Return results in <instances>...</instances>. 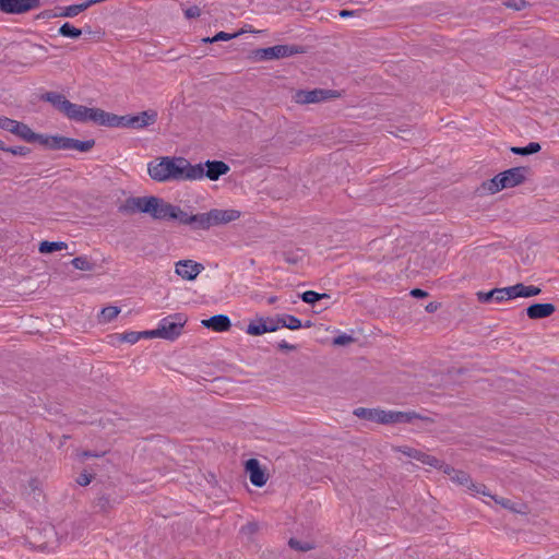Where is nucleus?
<instances>
[{
    "label": "nucleus",
    "instance_id": "6",
    "mask_svg": "<svg viewBox=\"0 0 559 559\" xmlns=\"http://www.w3.org/2000/svg\"><path fill=\"white\" fill-rule=\"evenodd\" d=\"M154 203V195L150 197H130L118 207V211L126 215L144 213L151 216Z\"/></svg>",
    "mask_w": 559,
    "mask_h": 559
},
{
    "label": "nucleus",
    "instance_id": "53",
    "mask_svg": "<svg viewBox=\"0 0 559 559\" xmlns=\"http://www.w3.org/2000/svg\"><path fill=\"white\" fill-rule=\"evenodd\" d=\"M280 349H286V350H295L296 346L293 344L287 343L286 341H282L278 343Z\"/></svg>",
    "mask_w": 559,
    "mask_h": 559
},
{
    "label": "nucleus",
    "instance_id": "43",
    "mask_svg": "<svg viewBox=\"0 0 559 559\" xmlns=\"http://www.w3.org/2000/svg\"><path fill=\"white\" fill-rule=\"evenodd\" d=\"M140 338L141 334L139 332H126L120 336L121 341L130 344H135Z\"/></svg>",
    "mask_w": 559,
    "mask_h": 559
},
{
    "label": "nucleus",
    "instance_id": "26",
    "mask_svg": "<svg viewBox=\"0 0 559 559\" xmlns=\"http://www.w3.org/2000/svg\"><path fill=\"white\" fill-rule=\"evenodd\" d=\"M93 121L99 126L118 128L119 116L98 108L97 111H94Z\"/></svg>",
    "mask_w": 559,
    "mask_h": 559
},
{
    "label": "nucleus",
    "instance_id": "11",
    "mask_svg": "<svg viewBox=\"0 0 559 559\" xmlns=\"http://www.w3.org/2000/svg\"><path fill=\"white\" fill-rule=\"evenodd\" d=\"M39 536L43 537L44 540L39 542L37 538V550L51 552L57 549L59 538L53 525L49 523L40 524Z\"/></svg>",
    "mask_w": 559,
    "mask_h": 559
},
{
    "label": "nucleus",
    "instance_id": "8",
    "mask_svg": "<svg viewBox=\"0 0 559 559\" xmlns=\"http://www.w3.org/2000/svg\"><path fill=\"white\" fill-rule=\"evenodd\" d=\"M440 465L442 466L441 468H443L444 474H447L452 481H454L461 486H466L469 490H472L476 493L489 496V492L486 490V486L483 484L473 483V480L471 479V476L466 472L455 469L454 467H451L450 465L443 466L441 463H440Z\"/></svg>",
    "mask_w": 559,
    "mask_h": 559
},
{
    "label": "nucleus",
    "instance_id": "3",
    "mask_svg": "<svg viewBox=\"0 0 559 559\" xmlns=\"http://www.w3.org/2000/svg\"><path fill=\"white\" fill-rule=\"evenodd\" d=\"M530 173V168L524 166L513 167L507 169L492 179L484 183V188L491 194L501 191L502 189L513 188L522 185Z\"/></svg>",
    "mask_w": 559,
    "mask_h": 559
},
{
    "label": "nucleus",
    "instance_id": "23",
    "mask_svg": "<svg viewBox=\"0 0 559 559\" xmlns=\"http://www.w3.org/2000/svg\"><path fill=\"white\" fill-rule=\"evenodd\" d=\"M67 136L62 135H44L37 133V144H40L49 150H64L67 151Z\"/></svg>",
    "mask_w": 559,
    "mask_h": 559
},
{
    "label": "nucleus",
    "instance_id": "51",
    "mask_svg": "<svg viewBox=\"0 0 559 559\" xmlns=\"http://www.w3.org/2000/svg\"><path fill=\"white\" fill-rule=\"evenodd\" d=\"M411 296L415 298H425L428 296V293L420 288H414L411 290Z\"/></svg>",
    "mask_w": 559,
    "mask_h": 559
},
{
    "label": "nucleus",
    "instance_id": "39",
    "mask_svg": "<svg viewBox=\"0 0 559 559\" xmlns=\"http://www.w3.org/2000/svg\"><path fill=\"white\" fill-rule=\"evenodd\" d=\"M238 34L234 33V34H229V33H226V32H218L214 37L210 38V37H206L203 39L204 43H215V41H218V40H229L231 38H235L237 37Z\"/></svg>",
    "mask_w": 559,
    "mask_h": 559
},
{
    "label": "nucleus",
    "instance_id": "47",
    "mask_svg": "<svg viewBox=\"0 0 559 559\" xmlns=\"http://www.w3.org/2000/svg\"><path fill=\"white\" fill-rule=\"evenodd\" d=\"M489 497H491L497 503L501 504L503 508L515 510L513 507V502L510 499L497 498L496 496H491L490 493Z\"/></svg>",
    "mask_w": 559,
    "mask_h": 559
},
{
    "label": "nucleus",
    "instance_id": "24",
    "mask_svg": "<svg viewBox=\"0 0 559 559\" xmlns=\"http://www.w3.org/2000/svg\"><path fill=\"white\" fill-rule=\"evenodd\" d=\"M8 132L13 133L14 135L19 136L20 139L26 142H35V132L23 122L12 119Z\"/></svg>",
    "mask_w": 559,
    "mask_h": 559
},
{
    "label": "nucleus",
    "instance_id": "40",
    "mask_svg": "<svg viewBox=\"0 0 559 559\" xmlns=\"http://www.w3.org/2000/svg\"><path fill=\"white\" fill-rule=\"evenodd\" d=\"M288 545L290 546V548L300 550V551H309L313 548V546L310 543H302L295 538H290L288 542Z\"/></svg>",
    "mask_w": 559,
    "mask_h": 559
},
{
    "label": "nucleus",
    "instance_id": "49",
    "mask_svg": "<svg viewBox=\"0 0 559 559\" xmlns=\"http://www.w3.org/2000/svg\"><path fill=\"white\" fill-rule=\"evenodd\" d=\"M130 115L119 116L118 128H130Z\"/></svg>",
    "mask_w": 559,
    "mask_h": 559
},
{
    "label": "nucleus",
    "instance_id": "19",
    "mask_svg": "<svg viewBox=\"0 0 559 559\" xmlns=\"http://www.w3.org/2000/svg\"><path fill=\"white\" fill-rule=\"evenodd\" d=\"M39 99L49 103L56 110L64 114L68 108L70 100L64 95L57 92H45L39 95Z\"/></svg>",
    "mask_w": 559,
    "mask_h": 559
},
{
    "label": "nucleus",
    "instance_id": "42",
    "mask_svg": "<svg viewBox=\"0 0 559 559\" xmlns=\"http://www.w3.org/2000/svg\"><path fill=\"white\" fill-rule=\"evenodd\" d=\"M354 342V337L348 334H340L333 338V344L337 346H345Z\"/></svg>",
    "mask_w": 559,
    "mask_h": 559
},
{
    "label": "nucleus",
    "instance_id": "44",
    "mask_svg": "<svg viewBox=\"0 0 559 559\" xmlns=\"http://www.w3.org/2000/svg\"><path fill=\"white\" fill-rule=\"evenodd\" d=\"M264 323L266 324L267 328H271V329H269V332H275L280 328H282L278 322V316L275 319L274 318H264Z\"/></svg>",
    "mask_w": 559,
    "mask_h": 559
},
{
    "label": "nucleus",
    "instance_id": "57",
    "mask_svg": "<svg viewBox=\"0 0 559 559\" xmlns=\"http://www.w3.org/2000/svg\"><path fill=\"white\" fill-rule=\"evenodd\" d=\"M426 310H427L428 312H433V311H436V310H437V305H436V304H433V302H430V304H428V305L426 306Z\"/></svg>",
    "mask_w": 559,
    "mask_h": 559
},
{
    "label": "nucleus",
    "instance_id": "25",
    "mask_svg": "<svg viewBox=\"0 0 559 559\" xmlns=\"http://www.w3.org/2000/svg\"><path fill=\"white\" fill-rule=\"evenodd\" d=\"M508 287L503 288H493L490 292L484 293L479 292L477 293L478 300L480 302H501L503 300H509V294L507 293Z\"/></svg>",
    "mask_w": 559,
    "mask_h": 559
},
{
    "label": "nucleus",
    "instance_id": "4",
    "mask_svg": "<svg viewBox=\"0 0 559 559\" xmlns=\"http://www.w3.org/2000/svg\"><path fill=\"white\" fill-rule=\"evenodd\" d=\"M306 48L299 45H275L253 50L252 56L257 61L282 59L294 55L305 53Z\"/></svg>",
    "mask_w": 559,
    "mask_h": 559
},
{
    "label": "nucleus",
    "instance_id": "15",
    "mask_svg": "<svg viewBox=\"0 0 559 559\" xmlns=\"http://www.w3.org/2000/svg\"><path fill=\"white\" fill-rule=\"evenodd\" d=\"M97 109L98 108H88L70 102L63 115L68 119L76 122H85L87 120L93 121L94 111H97Z\"/></svg>",
    "mask_w": 559,
    "mask_h": 559
},
{
    "label": "nucleus",
    "instance_id": "54",
    "mask_svg": "<svg viewBox=\"0 0 559 559\" xmlns=\"http://www.w3.org/2000/svg\"><path fill=\"white\" fill-rule=\"evenodd\" d=\"M355 14H356V11H349V10L340 11L341 17H350V16H354Z\"/></svg>",
    "mask_w": 559,
    "mask_h": 559
},
{
    "label": "nucleus",
    "instance_id": "13",
    "mask_svg": "<svg viewBox=\"0 0 559 559\" xmlns=\"http://www.w3.org/2000/svg\"><path fill=\"white\" fill-rule=\"evenodd\" d=\"M203 270L204 266L201 263L192 260H180L175 267L176 274L187 281H193Z\"/></svg>",
    "mask_w": 559,
    "mask_h": 559
},
{
    "label": "nucleus",
    "instance_id": "10",
    "mask_svg": "<svg viewBox=\"0 0 559 559\" xmlns=\"http://www.w3.org/2000/svg\"><path fill=\"white\" fill-rule=\"evenodd\" d=\"M334 93V91L323 88L297 90L293 95V100L299 105L318 104L333 97Z\"/></svg>",
    "mask_w": 559,
    "mask_h": 559
},
{
    "label": "nucleus",
    "instance_id": "59",
    "mask_svg": "<svg viewBox=\"0 0 559 559\" xmlns=\"http://www.w3.org/2000/svg\"><path fill=\"white\" fill-rule=\"evenodd\" d=\"M39 17H44V14H43V13H40V14H37V15H36V19H39Z\"/></svg>",
    "mask_w": 559,
    "mask_h": 559
},
{
    "label": "nucleus",
    "instance_id": "50",
    "mask_svg": "<svg viewBox=\"0 0 559 559\" xmlns=\"http://www.w3.org/2000/svg\"><path fill=\"white\" fill-rule=\"evenodd\" d=\"M11 118L4 117L0 115V129L8 131L11 126Z\"/></svg>",
    "mask_w": 559,
    "mask_h": 559
},
{
    "label": "nucleus",
    "instance_id": "48",
    "mask_svg": "<svg viewBox=\"0 0 559 559\" xmlns=\"http://www.w3.org/2000/svg\"><path fill=\"white\" fill-rule=\"evenodd\" d=\"M7 152L12 153L13 155H25L31 152V150L26 146H12L8 147Z\"/></svg>",
    "mask_w": 559,
    "mask_h": 559
},
{
    "label": "nucleus",
    "instance_id": "14",
    "mask_svg": "<svg viewBox=\"0 0 559 559\" xmlns=\"http://www.w3.org/2000/svg\"><path fill=\"white\" fill-rule=\"evenodd\" d=\"M35 8V0H0V12L23 14Z\"/></svg>",
    "mask_w": 559,
    "mask_h": 559
},
{
    "label": "nucleus",
    "instance_id": "38",
    "mask_svg": "<svg viewBox=\"0 0 559 559\" xmlns=\"http://www.w3.org/2000/svg\"><path fill=\"white\" fill-rule=\"evenodd\" d=\"M502 4L508 9L521 11L528 7L530 3L526 0H503Z\"/></svg>",
    "mask_w": 559,
    "mask_h": 559
},
{
    "label": "nucleus",
    "instance_id": "31",
    "mask_svg": "<svg viewBox=\"0 0 559 559\" xmlns=\"http://www.w3.org/2000/svg\"><path fill=\"white\" fill-rule=\"evenodd\" d=\"M266 324L264 323V318H258L257 320L251 321L246 329V333L249 335H262L269 332Z\"/></svg>",
    "mask_w": 559,
    "mask_h": 559
},
{
    "label": "nucleus",
    "instance_id": "33",
    "mask_svg": "<svg viewBox=\"0 0 559 559\" xmlns=\"http://www.w3.org/2000/svg\"><path fill=\"white\" fill-rule=\"evenodd\" d=\"M301 300L309 305H314L317 301L322 299H330L329 294H320L314 290H307L301 294Z\"/></svg>",
    "mask_w": 559,
    "mask_h": 559
},
{
    "label": "nucleus",
    "instance_id": "58",
    "mask_svg": "<svg viewBox=\"0 0 559 559\" xmlns=\"http://www.w3.org/2000/svg\"><path fill=\"white\" fill-rule=\"evenodd\" d=\"M7 146L4 145V142L0 140V150L7 152Z\"/></svg>",
    "mask_w": 559,
    "mask_h": 559
},
{
    "label": "nucleus",
    "instance_id": "29",
    "mask_svg": "<svg viewBox=\"0 0 559 559\" xmlns=\"http://www.w3.org/2000/svg\"><path fill=\"white\" fill-rule=\"evenodd\" d=\"M38 251L43 254L52 253L68 249V243L64 241H40L38 245Z\"/></svg>",
    "mask_w": 559,
    "mask_h": 559
},
{
    "label": "nucleus",
    "instance_id": "55",
    "mask_svg": "<svg viewBox=\"0 0 559 559\" xmlns=\"http://www.w3.org/2000/svg\"><path fill=\"white\" fill-rule=\"evenodd\" d=\"M82 456L83 457H99L100 454L99 453H96V452H92V451H84L82 453Z\"/></svg>",
    "mask_w": 559,
    "mask_h": 559
},
{
    "label": "nucleus",
    "instance_id": "12",
    "mask_svg": "<svg viewBox=\"0 0 559 559\" xmlns=\"http://www.w3.org/2000/svg\"><path fill=\"white\" fill-rule=\"evenodd\" d=\"M381 424L412 423L415 419L429 420L416 412H399L381 409Z\"/></svg>",
    "mask_w": 559,
    "mask_h": 559
},
{
    "label": "nucleus",
    "instance_id": "52",
    "mask_svg": "<svg viewBox=\"0 0 559 559\" xmlns=\"http://www.w3.org/2000/svg\"><path fill=\"white\" fill-rule=\"evenodd\" d=\"M141 334V338L142 337H145V338H155V337H158V335H156L155 333H157V329L155 330H150V331H143V332H139Z\"/></svg>",
    "mask_w": 559,
    "mask_h": 559
},
{
    "label": "nucleus",
    "instance_id": "46",
    "mask_svg": "<svg viewBox=\"0 0 559 559\" xmlns=\"http://www.w3.org/2000/svg\"><path fill=\"white\" fill-rule=\"evenodd\" d=\"M201 14V10L198 5H192L188 9L185 10V16L188 19V20H191V19H194V17H199Z\"/></svg>",
    "mask_w": 559,
    "mask_h": 559
},
{
    "label": "nucleus",
    "instance_id": "35",
    "mask_svg": "<svg viewBox=\"0 0 559 559\" xmlns=\"http://www.w3.org/2000/svg\"><path fill=\"white\" fill-rule=\"evenodd\" d=\"M120 312V309L115 306L105 307L100 311L99 322L107 323L112 321Z\"/></svg>",
    "mask_w": 559,
    "mask_h": 559
},
{
    "label": "nucleus",
    "instance_id": "2",
    "mask_svg": "<svg viewBox=\"0 0 559 559\" xmlns=\"http://www.w3.org/2000/svg\"><path fill=\"white\" fill-rule=\"evenodd\" d=\"M240 217L237 210L213 209L205 213L189 214L181 210L179 224L190 226L191 229H210L211 227L228 224Z\"/></svg>",
    "mask_w": 559,
    "mask_h": 559
},
{
    "label": "nucleus",
    "instance_id": "17",
    "mask_svg": "<svg viewBox=\"0 0 559 559\" xmlns=\"http://www.w3.org/2000/svg\"><path fill=\"white\" fill-rule=\"evenodd\" d=\"M556 307L552 304H533L525 309L526 316L533 320L545 319L554 314Z\"/></svg>",
    "mask_w": 559,
    "mask_h": 559
},
{
    "label": "nucleus",
    "instance_id": "21",
    "mask_svg": "<svg viewBox=\"0 0 559 559\" xmlns=\"http://www.w3.org/2000/svg\"><path fill=\"white\" fill-rule=\"evenodd\" d=\"M202 325L215 332H225L230 329L231 322L228 316L216 314L209 319L202 320Z\"/></svg>",
    "mask_w": 559,
    "mask_h": 559
},
{
    "label": "nucleus",
    "instance_id": "27",
    "mask_svg": "<svg viewBox=\"0 0 559 559\" xmlns=\"http://www.w3.org/2000/svg\"><path fill=\"white\" fill-rule=\"evenodd\" d=\"M278 322L282 328H287L289 330H298L302 326L310 328L311 322L307 321L305 324L301 323V321L292 314H281L278 316Z\"/></svg>",
    "mask_w": 559,
    "mask_h": 559
},
{
    "label": "nucleus",
    "instance_id": "16",
    "mask_svg": "<svg viewBox=\"0 0 559 559\" xmlns=\"http://www.w3.org/2000/svg\"><path fill=\"white\" fill-rule=\"evenodd\" d=\"M245 468L253 486L262 487L265 485L267 477L257 459H249L245 464Z\"/></svg>",
    "mask_w": 559,
    "mask_h": 559
},
{
    "label": "nucleus",
    "instance_id": "28",
    "mask_svg": "<svg viewBox=\"0 0 559 559\" xmlns=\"http://www.w3.org/2000/svg\"><path fill=\"white\" fill-rule=\"evenodd\" d=\"M354 415L369 421L381 424V409L380 408H365L358 407L354 409Z\"/></svg>",
    "mask_w": 559,
    "mask_h": 559
},
{
    "label": "nucleus",
    "instance_id": "34",
    "mask_svg": "<svg viewBox=\"0 0 559 559\" xmlns=\"http://www.w3.org/2000/svg\"><path fill=\"white\" fill-rule=\"evenodd\" d=\"M59 34L63 37L79 38L82 35V29L67 22L59 27Z\"/></svg>",
    "mask_w": 559,
    "mask_h": 559
},
{
    "label": "nucleus",
    "instance_id": "1",
    "mask_svg": "<svg viewBox=\"0 0 559 559\" xmlns=\"http://www.w3.org/2000/svg\"><path fill=\"white\" fill-rule=\"evenodd\" d=\"M148 175L158 182L169 180H190L200 177L199 167H192L183 157H162L157 163L148 164Z\"/></svg>",
    "mask_w": 559,
    "mask_h": 559
},
{
    "label": "nucleus",
    "instance_id": "37",
    "mask_svg": "<svg viewBox=\"0 0 559 559\" xmlns=\"http://www.w3.org/2000/svg\"><path fill=\"white\" fill-rule=\"evenodd\" d=\"M83 11H85V10H84L82 3H80V4H72V5H68V7L63 8L62 12L59 13V16L74 17V16H76L78 14H80Z\"/></svg>",
    "mask_w": 559,
    "mask_h": 559
},
{
    "label": "nucleus",
    "instance_id": "20",
    "mask_svg": "<svg viewBox=\"0 0 559 559\" xmlns=\"http://www.w3.org/2000/svg\"><path fill=\"white\" fill-rule=\"evenodd\" d=\"M157 119V112L155 110H145L138 115H130V128L131 129H143L155 123Z\"/></svg>",
    "mask_w": 559,
    "mask_h": 559
},
{
    "label": "nucleus",
    "instance_id": "22",
    "mask_svg": "<svg viewBox=\"0 0 559 559\" xmlns=\"http://www.w3.org/2000/svg\"><path fill=\"white\" fill-rule=\"evenodd\" d=\"M540 288L536 286H526L522 283H518L513 286H508L507 293L509 294V299H514L518 297H533L540 294Z\"/></svg>",
    "mask_w": 559,
    "mask_h": 559
},
{
    "label": "nucleus",
    "instance_id": "18",
    "mask_svg": "<svg viewBox=\"0 0 559 559\" xmlns=\"http://www.w3.org/2000/svg\"><path fill=\"white\" fill-rule=\"evenodd\" d=\"M400 451L411 457V459H414L416 461H419L421 462L423 464H426V465H430V466H433V467H442L440 465V461L432 456V455H429L420 450H417V449H413V448H408V447H404V448H401Z\"/></svg>",
    "mask_w": 559,
    "mask_h": 559
},
{
    "label": "nucleus",
    "instance_id": "9",
    "mask_svg": "<svg viewBox=\"0 0 559 559\" xmlns=\"http://www.w3.org/2000/svg\"><path fill=\"white\" fill-rule=\"evenodd\" d=\"M192 167H199L201 176L190 178V180H201L206 177L210 180L215 181L230 170L229 166L223 160H206L204 164L199 163L192 165Z\"/></svg>",
    "mask_w": 559,
    "mask_h": 559
},
{
    "label": "nucleus",
    "instance_id": "36",
    "mask_svg": "<svg viewBox=\"0 0 559 559\" xmlns=\"http://www.w3.org/2000/svg\"><path fill=\"white\" fill-rule=\"evenodd\" d=\"M71 264L81 271H92L94 263L86 257H76L71 261Z\"/></svg>",
    "mask_w": 559,
    "mask_h": 559
},
{
    "label": "nucleus",
    "instance_id": "5",
    "mask_svg": "<svg viewBox=\"0 0 559 559\" xmlns=\"http://www.w3.org/2000/svg\"><path fill=\"white\" fill-rule=\"evenodd\" d=\"M187 322V318L183 313H174L165 317L159 321L157 333L159 338L174 341L182 332V329Z\"/></svg>",
    "mask_w": 559,
    "mask_h": 559
},
{
    "label": "nucleus",
    "instance_id": "56",
    "mask_svg": "<svg viewBox=\"0 0 559 559\" xmlns=\"http://www.w3.org/2000/svg\"><path fill=\"white\" fill-rule=\"evenodd\" d=\"M285 261L290 264H296L298 262V258L289 255V254H285Z\"/></svg>",
    "mask_w": 559,
    "mask_h": 559
},
{
    "label": "nucleus",
    "instance_id": "45",
    "mask_svg": "<svg viewBox=\"0 0 559 559\" xmlns=\"http://www.w3.org/2000/svg\"><path fill=\"white\" fill-rule=\"evenodd\" d=\"M92 479H93V475H92V474H88V473H86V472H83V473H81V474L76 477L75 481H76V484H79L80 486H87L88 484H91Z\"/></svg>",
    "mask_w": 559,
    "mask_h": 559
},
{
    "label": "nucleus",
    "instance_id": "32",
    "mask_svg": "<svg viewBox=\"0 0 559 559\" xmlns=\"http://www.w3.org/2000/svg\"><path fill=\"white\" fill-rule=\"evenodd\" d=\"M540 151V144L537 142H530L526 146H512L511 152L515 155H531Z\"/></svg>",
    "mask_w": 559,
    "mask_h": 559
},
{
    "label": "nucleus",
    "instance_id": "41",
    "mask_svg": "<svg viewBox=\"0 0 559 559\" xmlns=\"http://www.w3.org/2000/svg\"><path fill=\"white\" fill-rule=\"evenodd\" d=\"M95 507L100 511H107L110 508L109 497L102 495L95 499Z\"/></svg>",
    "mask_w": 559,
    "mask_h": 559
},
{
    "label": "nucleus",
    "instance_id": "30",
    "mask_svg": "<svg viewBox=\"0 0 559 559\" xmlns=\"http://www.w3.org/2000/svg\"><path fill=\"white\" fill-rule=\"evenodd\" d=\"M95 145L94 140L80 141L76 139L68 138L67 140V151L68 150H76L80 152H88Z\"/></svg>",
    "mask_w": 559,
    "mask_h": 559
},
{
    "label": "nucleus",
    "instance_id": "7",
    "mask_svg": "<svg viewBox=\"0 0 559 559\" xmlns=\"http://www.w3.org/2000/svg\"><path fill=\"white\" fill-rule=\"evenodd\" d=\"M181 214V207L166 202L164 199L154 197L153 210L151 217L157 221H177L179 223V216Z\"/></svg>",
    "mask_w": 559,
    "mask_h": 559
}]
</instances>
